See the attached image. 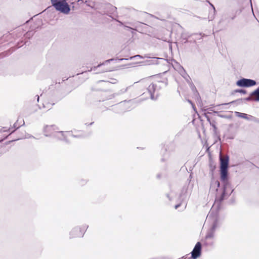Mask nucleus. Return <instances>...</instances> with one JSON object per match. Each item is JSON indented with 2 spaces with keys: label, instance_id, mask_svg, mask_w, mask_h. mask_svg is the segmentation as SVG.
I'll return each instance as SVG.
<instances>
[{
  "label": "nucleus",
  "instance_id": "nucleus-14",
  "mask_svg": "<svg viewBox=\"0 0 259 259\" xmlns=\"http://www.w3.org/2000/svg\"><path fill=\"white\" fill-rule=\"evenodd\" d=\"M236 114L238 116L242 117V118H244L245 116V114L240 113V112H236Z\"/></svg>",
  "mask_w": 259,
  "mask_h": 259
},
{
  "label": "nucleus",
  "instance_id": "nucleus-10",
  "mask_svg": "<svg viewBox=\"0 0 259 259\" xmlns=\"http://www.w3.org/2000/svg\"><path fill=\"white\" fill-rule=\"evenodd\" d=\"M44 107L47 109H51L52 106L54 105V103H50L48 100H46L43 103Z\"/></svg>",
  "mask_w": 259,
  "mask_h": 259
},
{
  "label": "nucleus",
  "instance_id": "nucleus-8",
  "mask_svg": "<svg viewBox=\"0 0 259 259\" xmlns=\"http://www.w3.org/2000/svg\"><path fill=\"white\" fill-rule=\"evenodd\" d=\"M55 130V126L53 125H47L45 128V132L46 136H50L53 134Z\"/></svg>",
  "mask_w": 259,
  "mask_h": 259
},
{
  "label": "nucleus",
  "instance_id": "nucleus-4",
  "mask_svg": "<svg viewBox=\"0 0 259 259\" xmlns=\"http://www.w3.org/2000/svg\"><path fill=\"white\" fill-rule=\"evenodd\" d=\"M236 84L240 87H250L256 84V82L252 79L242 78L236 82Z\"/></svg>",
  "mask_w": 259,
  "mask_h": 259
},
{
  "label": "nucleus",
  "instance_id": "nucleus-7",
  "mask_svg": "<svg viewBox=\"0 0 259 259\" xmlns=\"http://www.w3.org/2000/svg\"><path fill=\"white\" fill-rule=\"evenodd\" d=\"M85 232V228H76L72 231V235L73 237H82Z\"/></svg>",
  "mask_w": 259,
  "mask_h": 259
},
{
  "label": "nucleus",
  "instance_id": "nucleus-12",
  "mask_svg": "<svg viewBox=\"0 0 259 259\" xmlns=\"http://www.w3.org/2000/svg\"><path fill=\"white\" fill-rule=\"evenodd\" d=\"M234 92V93H240L243 94H246V91L245 90L243 89H237L235 90Z\"/></svg>",
  "mask_w": 259,
  "mask_h": 259
},
{
  "label": "nucleus",
  "instance_id": "nucleus-18",
  "mask_svg": "<svg viewBox=\"0 0 259 259\" xmlns=\"http://www.w3.org/2000/svg\"><path fill=\"white\" fill-rule=\"evenodd\" d=\"M212 126L214 128H216V127L214 125L212 124Z\"/></svg>",
  "mask_w": 259,
  "mask_h": 259
},
{
  "label": "nucleus",
  "instance_id": "nucleus-3",
  "mask_svg": "<svg viewBox=\"0 0 259 259\" xmlns=\"http://www.w3.org/2000/svg\"><path fill=\"white\" fill-rule=\"evenodd\" d=\"M52 6L56 10L65 14H68L70 9L66 0H51Z\"/></svg>",
  "mask_w": 259,
  "mask_h": 259
},
{
  "label": "nucleus",
  "instance_id": "nucleus-16",
  "mask_svg": "<svg viewBox=\"0 0 259 259\" xmlns=\"http://www.w3.org/2000/svg\"><path fill=\"white\" fill-rule=\"evenodd\" d=\"M215 184H216L217 185L218 187H220V182L218 181H215Z\"/></svg>",
  "mask_w": 259,
  "mask_h": 259
},
{
  "label": "nucleus",
  "instance_id": "nucleus-6",
  "mask_svg": "<svg viewBox=\"0 0 259 259\" xmlns=\"http://www.w3.org/2000/svg\"><path fill=\"white\" fill-rule=\"evenodd\" d=\"M15 131V127H3L0 129V134L5 133L3 138L0 140V142L3 141L4 139L7 138L9 135L13 133Z\"/></svg>",
  "mask_w": 259,
  "mask_h": 259
},
{
  "label": "nucleus",
  "instance_id": "nucleus-9",
  "mask_svg": "<svg viewBox=\"0 0 259 259\" xmlns=\"http://www.w3.org/2000/svg\"><path fill=\"white\" fill-rule=\"evenodd\" d=\"M253 101L259 102V87L251 93Z\"/></svg>",
  "mask_w": 259,
  "mask_h": 259
},
{
  "label": "nucleus",
  "instance_id": "nucleus-11",
  "mask_svg": "<svg viewBox=\"0 0 259 259\" xmlns=\"http://www.w3.org/2000/svg\"><path fill=\"white\" fill-rule=\"evenodd\" d=\"M156 84H155L153 83H151L148 88V90L150 93H153L154 92L155 89H156Z\"/></svg>",
  "mask_w": 259,
  "mask_h": 259
},
{
  "label": "nucleus",
  "instance_id": "nucleus-19",
  "mask_svg": "<svg viewBox=\"0 0 259 259\" xmlns=\"http://www.w3.org/2000/svg\"><path fill=\"white\" fill-rule=\"evenodd\" d=\"M80 1H81V0H78V1H77V2H78Z\"/></svg>",
  "mask_w": 259,
  "mask_h": 259
},
{
  "label": "nucleus",
  "instance_id": "nucleus-5",
  "mask_svg": "<svg viewBox=\"0 0 259 259\" xmlns=\"http://www.w3.org/2000/svg\"><path fill=\"white\" fill-rule=\"evenodd\" d=\"M202 246L200 242H198L191 252V257L193 259H196L199 257L201 253Z\"/></svg>",
  "mask_w": 259,
  "mask_h": 259
},
{
  "label": "nucleus",
  "instance_id": "nucleus-1",
  "mask_svg": "<svg viewBox=\"0 0 259 259\" xmlns=\"http://www.w3.org/2000/svg\"><path fill=\"white\" fill-rule=\"evenodd\" d=\"M107 80H100L94 85L93 90L98 91H107L109 89V83L115 84L117 83V79L115 78V75H110Z\"/></svg>",
  "mask_w": 259,
  "mask_h": 259
},
{
  "label": "nucleus",
  "instance_id": "nucleus-13",
  "mask_svg": "<svg viewBox=\"0 0 259 259\" xmlns=\"http://www.w3.org/2000/svg\"><path fill=\"white\" fill-rule=\"evenodd\" d=\"M225 195H226L225 194V189H224L223 192L219 199V201L220 202H222L224 199V198L225 197Z\"/></svg>",
  "mask_w": 259,
  "mask_h": 259
},
{
  "label": "nucleus",
  "instance_id": "nucleus-15",
  "mask_svg": "<svg viewBox=\"0 0 259 259\" xmlns=\"http://www.w3.org/2000/svg\"><path fill=\"white\" fill-rule=\"evenodd\" d=\"M245 100L247 101H253L252 97L251 94H250V96L247 98H245Z\"/></svg>",
  "mask_w": 259,
  "mask_h": 259
},
{
  "label": "nucleus",
  "instance_id": "nucleus-17",
  "mask_svg": "<svg viewBox=\"0 0 259 259\" xmlns=\"http://www.w3.org/2000/svg\"><path fill=\"white\" fill-rule=\"evenodd\" d=\"M60 133L62 135L64 136V133L63 132H60Z\"/></svg>",
  "mask_w": 259,
  "mask_h": 259
},
{
  "label": "nucleus",
  "instance_id": "nucleus-2",
  "mask_svg": "<svg viewBox=\"0 0 259 259\" xmlns=\"http://www.w3.org/2000/svg\"><path fill=\"white\" fill-rule=\"evenodd\" d=\"M220 177L222 181H225L228 179L229 157L228 156H223L221 153L220 156Z\"/></svg>",
  "mask_w": 259,
  "mask_h": 259
}]
</instances>
